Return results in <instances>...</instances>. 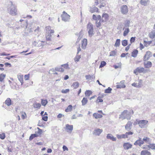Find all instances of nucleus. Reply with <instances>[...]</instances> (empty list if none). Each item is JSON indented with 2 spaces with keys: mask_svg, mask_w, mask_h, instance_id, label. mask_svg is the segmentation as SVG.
<instances>
[{
  "mask_svg": "<svg viewBox=\"0 0 155 155\" xmlns=\"http://www.w3.org/2000/svg\"><path fill=\"white\" fill-rule=\"evenodd\" d=\"M63 149L64 151H65L66 150L68 151V148L64 145L63 146Z\"/></svg>",
  "mask_w": 155,
  "mask_h": 155,
  "instance_id": "nucleus-64",
  "label": "nucleus"
},
{
  "mask_svg": "<svg viewBox=\"0 0 155 155\" xmlns=\"http://www.w3.org/2000/svg\"><path fill=\"white\" fill-rule=\"evenodd\" d=\"M25 79V80H28L29 77V74L25 75L24 76Z\"/></svg>",
  "mask_w": 155,
  "mask_h": 155,
  "instance_id": "nucleus-60",
  "label": "nucleus"
},
{
  "mask_svg": "<svg viewBox=\"0 0 155 155\" xmlns=\"http://www.w3.org/2000/svg\"><path fill=\"white\" fill-rule=\"evenodd\" d=\"M116 52L115 51H111L110 54V56H114L116 55Z\"/></svg>",
  "mask_w": 155,
  "mask_h": 155,
  "instance_id": "nucleus-49",
  "label": "nucleus"
},
{
  "mask_svg": "<svg viewBox=\"0 0 155 155\" xmlns=\"http://www.w3.org/2000/svg\"><path fill=\"white\" fill-rule=\"evenodd\" d=\"M72 107L71 105H69L68 107L67 108L65 109V111L67 112L71 111L72 110Z\"/></svg>",
  "mask_w": 155,
  "mask_h": 155,
  "instance_id": "nucleus-37",
  "label": "nucleus"
},
{
  "mask_svg": "<svg viewBox=\"0 0 155 155\" xmlns=\"http://www.w3.org/2000/svg\"><path fill=\"white\" fill-rule=\"evenodd\" d=\"M81 58V55H77L74 58V61L76 62L79 61Z\"/></svg>",
  "mask_w": 155,
  "mask_h": 155,
  "instance_id": "nucleus-38",
  "label": "nucleus"
},
{
  "mask_svg": "<svg viewBox=\"0 0 155 155\" xmlns=\"http://www.w3.org/2000/svg\"><path fill=\"white\" fill-rule=\"evenodd\" d=\"M144 65L145 67L147 68H150L152 66V63L150 61H148L146 62H144Z\"/></svg>",
  "mask_w": 155,
  "mask_h": 155,
  "instance_id": "nucleus-22",
  "label": "nucleus"
},
{
  "mask_svg": "<svg viewBox=\"0 0 155 155\" xmlns=\"http://www.w3.org/2000/svg\"><path fill=\"white\" fill-rule=\"evenodd\" d=\"M48 103V101L47 100H41V103L42 105L45 106Z\"/></svg>",
  "mask_w": 155,
  "mask_h": 155,
  "instance_id": "nucleus-41",
  "label": "nucleus"
},
{
  "mask_svg": "<svg viewBox=\"0 0 155 155\" xmlns=\"http://www.w3.org/2000/svg\"><path fill=\"white\" fill-rule=\"evenodd\" d=\"M133 134V133L131 131H129L128 132H126L125 133V135L126 136V138H127L128 137V136L129 135H132Z\"/></svg>",
  "mask_w": 155,
  "mask_h": 155,
  "instance_id": "nucleus-47",
  "label": "nucleus"
},
{
  "mask_svg": "<svg viewBox=\"0 0 155 155\" xmlns=\"http://www.w3.org/2000/svg\"><path fill=\"white\" fill-rule=\"evenodd\" d=\"M148 121L145 120H139V126L141 128H146L148 123Z\"/></svg>",
  "mask_w": 155,
  "mask_h": 155,
  "instance_id": "nucleus-7",
  "label": "nucleus"
},
{
  "mask_svg": "<svg viewBox=\"0 0 155 155\" xmlns=\"http://www.w3.org/2000/svg\"><path fill=\"white\" fill-rule=\"evenodd\" d=\"M135 37H132L131 38L130 40V44H131L132 43L134 42V41H135Z\"/></svg>",
  "mask_w": 155,
  "mask_h": 155,
  "instance_id": "nucleus-59",
  "label": "nucleus"
},
{
  "mask_svg": "<svg viewBox=\"0 0 155 155\" xmlns=\"http://www.w3.org/2000/svg\"><path fill=\"white\" fill-rule=\"evenodd\" d=\"M138 53V51L137 50H134L132 53L131 56L134 57H137Z\"/></svg>",
  "mask_w": 155,
  "mask_h": 155,
  "instance_id": "nucleus-32",
  "label": "nucleus"
},
{
  "mask_svg": "<svg viewBox=\"0 0 155 155\" xmlns=\"http://www.w3.org/2000/svg\"><path fill=\"white\" fill-rule=\"evenodd\" d=\"M139 120H138V119H137L133 123V124L134 125H136L138 124L139 125Z\"/></svg>",
  "mask_w": 155,
  "mask_h": 155,
  "instance_id": "nucleus-56",
  "label": "nucleus"
},
{
  "mask_svg": "<svg viewBox=\"0 0 155 155\" xmlns=\"http://www.w3.org/2000/svg\"><path fill=\"white\" fill-rule=\"evenodd\" d=\"M69 89H63L61 91V92L63 93H67L69 92Z\"/></svg>",
  "mask_w": 155,
  "mask_h": 155,
  "instance_id": "nucleus-54",
  "label": "nucleus"
},
{
  "mask_svg": "<svg viewBox=\"0 0 155 155\" xmlns=\"http://www.w3.org/2000/svg\"><path fill=\"white\" fill-rule=\"evenodd\" d=\"M123 147L125 149L128 150L132 147V145L128 143H126L124 144Z\"/></svg>",
  "mask_w": 155,
  "mask_h": 155,
  "instance_id": "nucleus-16",
  "label": "nucleus"
},
{
  "mask_svg": "<svg viewBox=\"0 0 155 155\" xmlns=\"http://www.w3.org/2000/svg\"><path fill=\"white\" fill-rule=\"evenodd\" d=\"M102 97H101L99 96L97 98V99L96 101V103H98L99 102H102L103 101V100L102 99Z\"/></svg>",
  "mask_w": 155,
  "mask_h": 155,
  "instance_id": "nucleus-36",
  "label": "nucleus"
},
{
  "mask_svg": "<svg viewBox=\"0 0 155 155\" xmlns=\"http://www.w3.org/2000/svg\"><path fill=\"white\" fill-rule=\"evenodd\" d=\"M92 94V92L90 90H87L85 93L86 96L88 97Z\"/></svg>",
  "mask_w": 155,
  "mask_h": 155,
  "instance_id": "nucleus-33",
  "label": "nucleus"
},
{
  "mask_svg": "<svg viewBox=\"0 0 155 155\" xmlns=\"http://www.w3.org/2000/svg\"><path fill=\"white\" fill-rule=\"evenodd\" d=\"M147 72V70L143 68L138 67L134 71V73L136 75H137L138 73H145Z\"/></svg>",
  "mask_w": 155,
  "mask_h": 155,
  "instance_id": "nucleus-4",
  "label": "nucleus"
},
{
  "mask_svg": "<svg viewBox=\"0 0 155 155\" xmlns=\"http://www.w3.org/2000/svg\"><path fill=\"white\" fill-rule=\"evenodd\" d=\"M56 71L61 72H63L64 71V70L63 68H56Z\"/></svg>",
  "mask_w": 155,
  "mask_h": 155,
  "instance_id": "nucleus-55",
  "label": "nucleus"
},
{
  "mask_svg": "<svg viewBox=\"0 0 155 155\" xmlns=\"http://www.w3.org/2000/svg\"><path fill=\"white\" fill-rule=\"evenodd\" d=\"M122 44L124 46H125L127 45V40H124L122 41Z\"/></svg>",
  "mask_w": 155,
  "mask_h": 155,
  "instance_id": "nucleus-42",
  "label": "nucleus"
},
{
  "mask_svg": "<svg viewBox=\"0 0 155 155\" xmlns=\"http://www.w3.org/2000/svg\"><path fill=\"white\" fill-rule=\"evenodd\" d=\"M116 136L117 138L118 139L126 138V136L125 135V134H122L121 135L117 134Z\"/></svg>",
  "mask_w": 155,
  "mask_h": 155,
  "instance_id": "nucleus-31",
  "label": "nucleus"
},
{
  "mask_svg": "<svg viewBox=\"0 0 155 155\" xmlns=\"http://www.w3.org/2000/svg\"><path fill=\"white\" fill-rule=\"evenodd\" d=\"M112 89L110 87H108L107 89H106L104 91V92L106 93H110L111 92V91Z\"/></svg>",
  "mask_w": 155,
  "mask_h": 155,
  "instance_id": "nucleus-43",
  "label": "nucleus"
},
{
  "mask_svg": "<svg viewBox=\"0 0 155 155\" xmlns=\"http://www.w3.org/2000/svg\"><path fill=\"white\" fill-rule=\"evenodd\" d=\"M148 147L152 149H155V144H150L148 145Z\"/></svg>",
  "mask_w": 155,
  "mask_h": 155,
  "instance_id": "nucleus-44",
  "label": "nucleus"
},
{
  "mask_svg": "<svg viewBox=\"0 0 155 155\" xmlns=\"http://www.w3.org/2000/svg\"><path fill=\"white\" fill-rule=\"evenodd\" d=\"M87 30L89 34V36L91 37L94 34V26L91 23L89 22L87 25Z\"/></svg>",
  "mask_w": 155,
  "mask_h": 155,
  "instance_id": "nucleus-2",
  "label": "nucleus"
},
{
  "mask_svg": "<svg viewBox=\"0 0 155 155\" xmlns=\"http://www.w3.org/2000/svg\"><path fill=\"white\" fill-rule=\"evenodd\" d=\"M21 118L22 119H24L25 117H26V115L25 113H24L21 115Z\"/></svg>",
  "mask_w": 155,
  "mask_h": 155,
  "instance_id": "nucleus-62",
  "label": "nucleus"
},
{
  "mask_svg": "<svg viewBox=\"0 0 155 155\" xmlns=\"http://www.w3.org/2000/svg\"><path fill=\"white\" fill-rule=\"evenodd\" d=\"M126 86L124 84V81H122L116 85L117 88H124Z\"/></svg>",
  "mask_w": 155,
  "mask_h": 155,
  "instance_id": "nucleus-13",
  "label": "nucleus"
},
{
  "mask_svg": "<svg viewBox=\"0 0 155 155\" xmlns=\"http://www.w3.org/2000/svg\"><path fill=\"white\" fill-rule=\"evenodd\" d=\"M103 131L102 129L99 128L95 129L93 132V134L95 136H99Z\"/></svg>",
  "mask_w": 155,
  "mask_h": 155,
  "instance_id": "nucleus-9",
  "label": "nucleus"
},
{
  "mask_svg": "<svg viewBox=\"0 0 155 155\" xmlns=\"http://www.w3.org/2000/svg\"><path fill=\"white\" fill-rule=\"evenodd\" d=\"M149 36L150 38H153L155 37V30L151 31L149 34Z\"/></svg>",
  "mask_w": 155,
  "mask_h": 155,
  "instance_id": "nucleus-29",
  "label": "nucleus"
},
{
  "mask_svg": "<svg viewBox=\"0 0 155 155\" xmlns=\"http://www.w3.org/2000/svg\"><path fill=\"white\" fill-rule=\"evenodd\" d=\"M96 25L97 27H99L101 25L100 21H96Z\"/></svg>",
  "mask_w": 155,
  "mask_h": 155,
  "instance_id": "nucleus-58",
  "label": "nucleus"
},
{
  "mask_svg": "<svg viewBox=\"0 0 155 155\" xmlns=\"http://www.w3.org/2000/svg\"><path fill=\"white\" fill-rule=\"evenodd\" d=\"M149 2V0H141L140 3L142 5L146 6Z\"/></svg>",
  "mask_w": 155,
  "mask_h": 155,
  "instance_id": "nucleus-27",
  "label": "nucleus"
},
{
  "mask_svg": "<svg viewBox=\"0 0 155 155\" xmlns=\"http://www.w3.org/2000/svg\"><path fill=\"white\" fill-rule=\"evenodd\" d=\"M101 18V16L99 15H98L96 16V21H100Z\"/></svg>",
  "mask_w": 155,
  "mask_h": 155,
  "instance_id": "nucleus-61",
  "label": "nucleus"
},
{
  "mask_svg": "<svg viewBox=\"0 0 155 155\" xmlns=\"http://www.w3.org/2000/svg\"><path fill=\"white\" fill-rule=\"evenodd\" d=\"M108 15L106 13H104L102 16V22L106 21L108 19Z\"/></svg>",
  "mask_w": 155,
  "mask_h": 155,
  "instance_id": "nucleus-18",
  "label": "nucleus"
},
{
  "mask_svg": "<svg viewBox=\"0 0 155 155\" xmlns=\"http://www.w3.org/2000/svg\"><path fill=\"white\" fill-rule=\"evenodd\" d=\"M144 142L143 140H141L140 138H139V139L136 140L135 142L134 143L135 145H138L139 146H141V145L143 144Z\"/></svg>",
  "mask_w": 155,
  "mask_h": 155,
  "instance_id": "nucleus-15",
  "label": "nucleus"
},
{
  "mask_svg": "<svg viewBox=\"0 0 155 155\" xmlns=\"http://www.w3.org/2000/svg\"><path fill=\"white\" fill-rule=\"evenodd\" d=\"M98 8L94 6L91 7L90 8V11L92 13L94 12H98Z\"/></svg>",
  "mask_w": 155,
  "mask_h": 155,
  "instance_id": "nucleus-20",
  "label": "nucleus"
},
{
  "mask_svg": "<svg viewBox=\"0 0 155 155\" xmlns=\"http://www.w3.org/2000/svg\"><path fill=\"white\" fill-rule=\"evenodd\" d=\"M37 134H32L29 137V140H32L34 138L37 137Z\"/></svg>",
  "mask_w": 155,
  "mask_h": 155,
  "instance_id": "nucleus-45",
  "label": "nucleus"
},
{
  "mask_svg": "<svg viewBox=\"0 0 155 155\" xmlns=\"http://www.w3.org/2000/svg\"><path fill=\"white\" fill-rule=\"evenodd\" d=\"M93 116L96 119L101 118L103 116L102 115L99 114L97 113H94L93 114Z\"/></svg>",
  "mask_w": 155,
  "mask_h": 155,
  "instance_id": "nucleus-26",
  "label": "nucleus"
},
{
  "mask_svg": "<svg viewBox=\"0 0 155 155\" xmlns=\"http://www.w3.org/2000/svg\"><path fill=\"white\" fill-rule=\"evenodd\" d=\"M107 138L113 141H116L117 139L116 137H114L111 134H108L106 137Z\"/></svg>",
  "mask_w": 155,
  "mask_h": 155,
  "instance_id": "nucleus-17",
  "label": "nucleus"
},
{
  "mask_svg": "<svg viewBox=\"0 0 155 155\" xmlns=\"http://www.w3.org/2000/svg\"><path fill=\"white\" fill-rule=\"evenodd\" d=\"M45 30L47 33H48L49 31L51 30V27L50 26H48L45 28Z\"/></svg>",
  "mask_w": 155,
  "mask_h": 155,
  "instance_id": "nucleus-52",
  "label": "nucleus"
},
{
  "mask_svg": "<svg viewBox=\"0 0 155 155\" xmlns=\"http://www.w3.org/2000/svg\"><path fill=\"white\" fill-rule=\"evenodd\" d=\"M8 13L12 15H15L17 14V10L12 2H9L8 8Z\"/></svg>",
  "mask_w": 155,
  "mask_h": 155,
  "instance_id": "nucleus-1",
  "label": "nucleus"
},
{
  "mask_svg": "<svg viewBox=\"0 0 155 155\" xmlns=\"http://www.w3.org/2000/svg\"><path fill=\"white\" fill-rule=\"evenodd\" d=\"M33 106L34 108H39L41 106V105L39 103H35L33 104Z\"/></svg>",
  "mask_w": 155,
  "mask_h": 155,
  "instance_id": "nucleus-40",
  "label": "nucleus"
},
{
  "mask_svg": "<svg viewBox=\"0 0 155 155\" xmlns=\"http://www.w3.org/2000/svg\"><path fill=\"white\" fill-rule=\"evenodd\" d=\"M88 100L87 98L84 97L81 101L82 105V106H84L86 104Z\"/></svg>",
  "mask_w": 155,
  "mask_h": 155,
  "instance_id": "nucleus-30",
  "label": "nucleus"
},
{
  "mask_svg": "<svg viewBox=\"0 0 155 155\" xmlns=\"http://www.w3.org/2000/svg\"><path fill=\"white\" fill-rule=\"evenodd\" d=\"M132 85L137 88L141 87L142 86V80L141 79L139 80L138 83H134L132 84Z\"/></svg>",
  "mask_w": 155,
  "mask_h": 155,
  "instance_id": "nucleus-11",
  "label": "nucleus"
},
{
  "mask_svg": "<svg viewBox=\"0 0 155 155\" xmlns=\"http://www.w3.org/2000/svg\"><path fill=\"white\" fill-rule=\"evenodd\" d=\"M5 103L7 106H9L11 104V100L10 98H8L5 102Z\"/></svg>",
  "mask_w": 155,
  "mask_h": 155,
  "instance_id": "nucleus-34",
  "label": "nucleus"
},
{
  "mask_svg": "<svg viewBox=\"0 0 155 155\" xmlns=\"http://www.w3.org/2000/svg\"><path fill=\"white\" fill-rule=\"evenodd\" d=\"M120 11L123 15H126L128 12V8L126 5L121 6L120 8Z\"/></svg>",
  "mask_w": 155,
  "mask_h": 155,
  "instance_id": "nucleus-5",
  "label": "nucleus"
},
{
  "mask_svg": "<svg viewBox=\"0 0 155 155\" xmlns=\"http://www.w3.org/2000/svg\"><path fill=\"white\" fill-rule=\"evenodd\" d=\"M43 42L42 41H34L32 43V45L35 47H41V48H42L44 45Z\"/></svg>",
  "mask_w": 155,
  "mask_h": 155,
  "instance_id": "nucleus-8",
  "label": "nucleus"
},
{
  "mask_svg": "<svg viewBox=\"0 0 155 155\" xmlns=\"http://www.w3.org/2000/svg\"><path fill=\"white\" fill-rule=\"evenodd\" d=\"M23 75H18V78L20 83H21V85L23 83Z\"/></svg>",
  "mask_w": 155,
  "mask_h": 155,
  "instance_id": "nucleus-25",
  "label": "nucleus"
},
{
  "mask_svg": "<svg viewBox=\"0 0 155 155\" xmlns=\"http://www.w3.org/2000/svg\"><path fill=\"white\" fill-rule=\"evenodd\" d=\"M48 117L47 116H43L42 117V119L45 121H46L48 120Z\"/></svg>",
  "mask_w": 155,
  "mask_h": 155,
  "instance_id": "nucleus-57",
  "label": "nucleus"
},
{
  "mask_svg": "<svg viewBox=\"0 0 155 155\" xmlns=\"http://www.w3.org/2000/svg\"><path fill=\"white\" fill-rule=\"evenodd\" d=\"M79 83L78 82H75L73 83L71 87H73L74 89H76L79 87Z\"/></svg>",
  "mask_w": 155,
  "mask_h": 155,
  "instance_id": "nucleus-24",
  "label": "nucleus"
},
{
  "mask_svg": "<svg viewBox=\"0 0 155 155\" xmlns=\"http://www.w3.org/2000/svg\"><path fill=\"white\" fill-rule=\"evenodd\" d=\"M152 55L150 51H147L144 56L143 60L144 61L148 60Z\"/></svg>",
  "mask_w": 155,
  "mask_h": 155,
  "instance_id": "nucleus-12",
  "label": "nucleus"
},
{
  "mask_svg": "<svg viewBox=\"0 0 155 155\" xmlns=\"http://www.w3.org/2000/svg\"><path fill=\"white\" fill-rule=\"evenodd\" d=\"M0 138L2 139H4L5 138V133H3L0 134Z\"/></svg>",
  "mask_w": 155,
  "mask_h": 155,
  "instance_id": "nucleus-50",
  "label": "nucleus"
},
{
  "mask_svg": "<svg viewBox=\"0 0 155 155\" xmlns=\"http://www.w3.org/2000/svg\"><path fill=\"white\" fill-rule=\"evenodd\" d=\"M62 66L64 68L66 69H68L69 68L68 67V65L67 64H66L62 65Z\"/></svg>",
  "mask_w": 155,
  "mask_h": 155,
  "instance_id": "nucleus-53",
  "label": "nucleus"
},
{
  "mask_svg": "<svg viewBox=\"0 0 155 155\" xmlns=\"http://www.w3.org/2000/svg\"><path fill=\"white\" fill-rule=\"evenodd\" d=\"M6 76V75L3 74H1L0 75V81L2 82Z\"/></svg>",
  "mask_w": 155,
  "mask_h": 155,
  "instance_id": "nucleus-39",
  "label": "nucleus"
},
{
  "mask_svg": "<svg viewBox=\"0 0 155 155\" xmlns=\"http://www.w3.org/2000/svg\"><path fill=\"white\" fill-rule=\"evenodd\" d=\"M85 78L87 80L91 79V76L89 74L86 75L85 76Z\"/></svg>",
  "mask_w": 155,
  "mask_h": 155,
  "instance_id": "nucleus-63",
  "label": "nucleus"
},
{
  "mask_svg": "<svg viewBox=\"0 0 155 155\" xmlns=\"http://www.w3.org/2000/svg\"><path fill=\"white\" fill-rule=\"evenodd\" d=\"M87 44V40L84 38L82 41V48L85 49L86 48Z\"/></svg>",
  "mask_w": 155,
  "mask_h": 155,
  "instance_id": "nucleus-19",
  "label": "nucleus"
},
{
  "mask_svg": "<svg viewBox=\"0 0 155 155\" xmlns=\"http://www.w3.org/2000/svg\"><path fill=\"white\" fill-rule=\"evenodd\" d=\"M141 155H151V153L147 150H142L140 153Z\"/></svg>",
  "mask_w": 155,
  "mask_h": 155,
  "instance_id": "nucleus-23",
  "label": "nucleus"
},
{
  "mask_svg": "<svg viewBox=\"0 0 155 155\" xmlns=\"http://www.w3.org/2000/svg\"><path fill=\"white\" fill-rule=\"evenodd\" d=\"M132 123L130 121H128L125 126V128L127 130L129 131L131 129Z\"/></svg>",
  "mask_w": 155,
  "mask_h": 155,
  "instance_id": "nucleus-14",
  "label": "nucleus"
},
{
  "mask_svg": "<svg viewBox=\"0 0 155 155\" xmlns=\"http://www.w3.org/2000/svg\"><path fill=\"white\" fill-rule=\"evenodd\" d=\"M51 34H49L48 35H47L46 36V39L47 40L50 41L51 39Z\"/></svg>",
  "mask_w": 155,
  "mask_h": 155,
  "instance_id": "nucleus-51",
  "label": "nucleus"
},
{
  "mask_svg": "<svg viewBox=\"0 0 155 155\" xmlns=\"http://www.w3.org/2000/svg\"><path fill=\"white\" fill-rule=\"evenodd\" d=\"M130 21L129 20H127L125 21L124 23V26L123 28V30H124L125 28H128V27L130 26Z\"/></svg>",
  "mask_w": 155,
  "mask_h": 155,
  "instance_id": "nucleus-21",
  "label": "nucleus"
},
{
  "mask_svg": "<svg viewBox=\"0 0 155 155\" xmlns=\"http://www.w3.org/2000/svg\"><path fill=\"white\" fill-rule=\"evenodd\" d=\"M106 64V63L105 61H103L101 62V64L100 66V68H102L105 66Z\"/></svg>",
  "mask_w": 155,
  "mask_h": 155,
  "instance_id": "nucleus-46",
  "label": "nucleus"
},
{
  "mask_svg": "<svg viewBox=\"0 0 155 155\" xmlns=\"http://www.w3.org/2000/svg\"><path fill=\"white\" fill-rule=\"evenodd\" d=\"M143 141H144L146 142H150V139L147 137H144L143 140Z\"/></svg>",
  "mask_w": 155,
  "mask_h": 155,
  "instance_id": "nucleus-48",
  "label": "nucleus"
},
{
  "mask_svg": "<svg viewBox=\"0 0 155 155\" xmlns=\"http://www.w3.org/2000/svg\"><path fill=\"white\" fill-rule=\"evenodd\" d=\"M61 17L62 20L65 22L68 21L70 19V16L64 11L63 12Z\"/></svg>",
  "mask_w": 155,
  "mask_h": 155,
  "instance_id": "nucleus-6",
  "label": "nucleus"
},
{
  "mask_svg": "<svg viewBox=\"0 0 155 155\" xmlns=\"http://www.w3.org/2000/svg\"><path fill=\"white\" fill-rule=\"evenodd\" d=\"M119 118L122 119V120L125 119L130 120V116L129 114L128 111L127 110H124L120 115Z\"/></svg>",
  "mask_w": 155,
  "mask_h": 155,
  "instance_id": "nucleus-3",
  "label": "nucleus"
},
{
  "mask_svg": "<svg viewBox=\"0 0 155 155\" xmlns=\"http://www.w3.org/2000/svg\"><path fill=\"white\" fill-rule=\"evenodd\" d=\"M120 44V39H117L115 43L114 46L115 47H119Z\"/></svg>",
  "mask_w": 155,
  "mask_h": 155,
  "instance_id": "nucleus-35",
  "label": "nucleus"
},
{
  "mask_svg": "<svg viewBox=\"0 0 155 155\" xmlns=\"http://www.w3.org/2000/svg\"><path fill=\"white\" fill-rule=\"evenodd\" d=\"M65 129L67 132L71 133L73 130V126L67 124L65 125Z\"/></svg>",
  "mask_w": 155,
  "mask_h": 155,
  "instance_id": "nucleus-10",
  "label": "nucleus"
},
{
  "mask_svg": "<svg viewBox=\"0 0 155 155\" xmlns=\"http://www.w3.org/2000/svg\"><path fill=\"white\" fill-rule=\"evenodd\" d=\"M124 30L123 33V35L125 36L127 35L130 32V30L129 28H125Z\"/></svg>",
  "mask_w": 155,
  "mask_h": 155,
  "instance_id": "nucleus-28",
  "label": "nucleus"
}]
</instances>
